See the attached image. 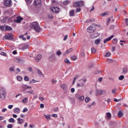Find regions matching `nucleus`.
<instances>
[{"mask_svg":"<svg viewBox=\"0 0 128 128\" xmlns=\"http://www.w3.org/2000/svg\"><path fill=\"white\" fill-rule=\"evenodd\" d=\"M30 28H34L35 32H40V24L36 22H32L30 25Z\"/></svg>","mask_w":128,"mask_h":128,"instance_id":"nucleus-1","label":"nucleus"},{"mask_svg":"<svg viewBox=\"0 0 128 128\" xmlns=\"http://www.w3.org/2000/svg\"><path fill=\"white\" fill-rule=\"evenodd\" d=\"M6 97V89L2 88L0 90V98L1 100H4Z\"/></svg>","mask_w":128,"mask_h":128,"instance_id":"nucleus-2","label":"nucleus"},{"mask_svg":"<svg viewBox=\"0 0 128 128\" xmlns=\"http://www.w3.org/2000/svg\"><path fill=\"white\" fill-rule=\"evenodd\" d=\"M79 82L77 83V86L78 88H82L86 84V79H80L78 80Z\"/></svg>","mask_w":128,"mask_h":128,"instance_id":"nucleus-3","label":"nucleus"},{"mask_svg":"<svg viewBox=\"0 0 128 128\" xmlns=\"http://www.w3.org/2000/svg\"><path fill=\"white\" fill-rule=\"evenodd\" d=\"M94 26V24H92V26H89L88 28H87L88 32H90V34H92L94 32V30H96V28Z\"/></svg>","mask_w":128,"mask_h":128,"instance_id":"nucleus-4","label":"nucleus"},{"mask_svg":"<svg viewBox=\"0 0 128 128\" xmlns=\"http://www.w3.org/2000/svg\"><path fill=\"white\" fill-rule=\"evenodd\" d=\"M4 4L6 6H8V8H10L12 6V0H4Z\"/></svg>","mask_w":128,"mask_h":128,"instance_id":"nucleus-5","label":"nucleus"},{"mask_svg":"<svg viewBox=\"0 0 128 128\" xmlns=\"http://www.w3.org/2000/svg\"><path fill=\"white\" fill-rule=\"evenodd\" d=\"M34 4L36 8H40L42 6V1L40 0H34Z\"/></svg>","mask_w":128,"mask_h":128,"instance_id":"nucleus-6","label":"nucleus"},{"mask_svg":"<svg viewBox=\"0 0 128 128\" xmlns=\"http://www.w3.org/2000/svg\"><path fill=\"white\" fill-rule=\"evenodd\" d=\"M74 6L78 8V6H84V2L82 1H78L74 4Z\"/></svg>","mask_w":128,"mask_h":128,"instance_id":"nucleus-7","label":"nucleus"},{"mask_svg":"<svg viewBox=\"0 0 128 128\" xmlns=\"http://www.w3.org/2000/svg\"><path fill=\"white\" fill-rule=\"evenodd\" d=\"M50 10L51 12H55L56 14H58L60 12V8L58 7H51L50 8Z\"/></svg>","mask_w":128,"mask_h":128,"instance_id":"nucleus-8","label":"nucleus"},{"mask_svg":"<svg viewBox=\"0 0 128 128\" xmlns=\"http://www.w3.org/2000/svg\"><path fill=\"white\" fill-rule=\"evenodd\" d=\"M14 62H17V64H24V60L20 58H15L14 60Z\"/></svg>","mask_w":128,"mask_h":128,"instance_id":"nucleus-9","label":"nucleus"},{"mask_svg":"<svg viewBox=\"0 0 128 128\" xmlns=\"http://www.w3.org/2000/svg\"><path fill=\"white\" fill-rule=\"evenodd\" d=\"M60 88H62L64 90H65L64 94H66V90H68V86L66 85V84H61L60 85Z\"/></svg>","mask_w":128,"mask_h":128,"instance_id":"nucleus-10","label":"nucleus"},{"mask_svg":"<svg viewBox=\"0 0 128 128\" xmlns=\"http://www.w3.org/2000/svg\"><path fill=\"white\" fill-rule=\"evenodd\" d=\"M76 98L78 100H80V102H82V100H84V96H80L79 94H76Z\"/></svg>","mask_w":128,"mask_h":128,"instance_id":"nucleus-11","label":"nucleus"},{"mask_svg":"<svg viewBox=\"0 0 128 128\" xmlns=\"http://www.w3.org/2000/svg\"><path fill=\"white\" fill-rule=\"evenodd\" d=\"M98 94L101 95H104L106 94V92L105 90H96Z\"/></svg>","mask_w":128,"mask_h":128,"instance_id":"nucleus-12","label":"nucleus"},{"mask_svg":"<svg viewBox=\"0 0 128 128\" xmlns=\"http://www.w3.org/2000/svg\"><path fill=\"white\" fill-rule=\"evenodd\" d=\"M114 36L112 35L108 37V38L104 39V43L106 44V42H110V40H112V38H114Z\"/></svg>","mask_w":128,"mask_h":128,"instance_id":"nucleus-13","label":"nucleus"},{"mask_svg":"<svg viewBox=\"0 0 128 128\" xmlns=\"http://www.w3.org/2000/svg\"><path fill=\"white\" fill-rule=\"evenodd\" d=\"M22 17L20 16H18L16 18V20H14V22L15 24H19V22H22Z\"/></svg>","mask_w":128,"mask_h":128,"instance_id":"nucleus-14","label":"nucleus"},{"mask_svg":"<svg viewBox=\"0 0 128 128\" xmlns=\"http://www.w3.org/2000/svg\"><path fill=\"white\" fill-rule=\"evenodd\" d=\"M42 56L41 54H38L36 56L35 60L36 62H38L42 60Z\"/></svg>","mask_w":128,"mask_h":128,"instance_id":"nucleus-15","label":"nucleus"},{"mask_svg":"<svg viewBox=\"0 0 128 128\" xmlns=\"http://www.w3.org/2000/svg\"><path fill=\"white\" fill-rule=\"evenodd\" d=\"M21 46H22V50H26V48H28V46H30L28 44H22L21 45Z\"/></svg>","mask_w":128,"mask_h":128,"instance_id":"nucleus-16","label":"nucleus"},{"mask_svg":"<svg viewBox=\"0 0 128 128\" xmlns=\"http://www.w3.org/2000/svg\"><path fill=\"white\" fill-rule=\"evenodd\" d=\"M17 122H18V124H24V119L18 118L17 119Z\"/></svg>","mask_w":128,"mask_h":128,"instance_id":"nucleus-17","label":"nucleus"},{"mask_svg":"<svg viewBox=\"0 0 128 128\" xmlns=\"http://www.w3.org/2000/svg\"><path fill=\"white\" fill-rule=\"evenodd\" d=\"M13 112L14 114H20V109L18 108H16L13 110Z\"/></svg>","mask_w":128,"mask_h":128,"instance_id":"nucleus-18","label":"nucleus"},{"mask_svg":"<svg viewBox=\"0 0 128 128\" xmlns=\"http://www.w3.org/2000/svg\"><path fill=\"white\" fill-rule=\"evenodd\" d=\"M106 118L107 120H110L112 118V114L110 112H107L106 114Z\"/></svg>","mask_w":128,"mask_h":128,"instance_id":"nucleus-19","label":"nucleus"},{"mask_svg":"<svg viewBox=\"0 0 128 128\" xmlns=\"http://www.w3.org/2000/svg\"><path fill=\"white\" fill-rule=\"evenodd\" d=\"M51 62H52L56 60V57L54 56V55H51L49 58Z\"/></svg>","mask_w":128,"mask_h":128,"instance_id":"nucleus-20","label":"nucleus"},{"mask_svg":"<svg viewBox=\"0 0 128 128\" xmlns=\"http://www.w3.org/2000/svg\"><path fill=\"white\" fill-rule=\"evenodd\" d=\"M69 16H74V10H72L70 12H69Z\"/></svg>","mask_w":128,"mask_h":128,"instance_id":"nucleus-21","label":"nucleus"},{"mask_svg":"<svg viewBox=\"0 0 128 128\" xmlns=\"http://www.w3.org/2000/svg\"><path fill=\"white\" fill-rule=\"evenodd\" d=\"M12 28L11 26H5V30H12Z\"/></svg>","mask_w":128,"mask_h":128,"instance_id":"nucleus-22","label":"nucleus"},{"mask_svg":"<svg viewBox=\"0 0 128 128\" xmlns=\"http://www.w3.org/2000/svg\"><path fill=\"white\" fill-rule=\"evenodd\" d=\"M44 116H45L47 120H50V118H52L50 114H48V115L44 114Z\"/></svg>","mask_w":128,"mask_h":128,"instance_id":"nucleus-23","label":"nucleus"},{"mask_svg":"<svg viewBox=\"0 0 128 128\" xmlns=\"http://www.w3.org/2000/svg\"><path fill=\"white\" fill-rule=\"evenodd\" d=\"M118 118H122V116H124V113L122 112L121 111H120L118 114Z\"/></svg>","mask_w":128,"mask_h":128,"instance_id":"nucleus-24","label":"nucleus"},{"mask_svg":"<svg viewBox=\"0 0 128 128\" xmlns=\"http://www.w3.org/2000/svg\"><path fill=\"white\" fill-rule=\"evenodd\" d=\"M12 35H6L4 36V38H6V40H10V38H12Z\"/></svg>","mask_w":128,"mask_h":128,"instance_id":"nucleus-25","label":"nucleus"},{"mask_svg":"<svg viewBox=\"0 0 128 128\" xmlns=\"http://www.w3.org/2000/svg\"><path fill=\"white\" fill-rule=\"evenodd\" d=\"M28 98L26 97L22 100V104H26V102H28Z\"/></svg>","mask_w":128,"mask_h":128,"instance_id":"nucleus-26","label":"nucleus"},{"mask_svg":"<svg viewBox=\"0 0 128 128\" xmlns=\"http://www.w3.org/2000/svg\"><path fill=\"white\" fill-rule=\"evenodd\" d=\"M112 42L113 44H118V38H114L112 40Z\"/></svg>","mask_w":128,"mask_h":128,"instance_id":"nucleus-27","label":"nucleus"},{"mask_svg":"<svg viewBox=\"0 0 128 128\" xmlns=\"http://www.w3.org/2000/svg\"><path fill=\"white\" fill-rule=\"evenodd\" d=\"M72 48H70V49L68 50L64 53V55L66 54H70V52H72Z\"/></svg>","mask_w":128,"mask_h":128,"instance_id":"nucleus-28","label":"nucleus"},{"mask_svg":"<svg viewBox=\"0 0 128 128\" xmlns=\"http://www.w3.org/2000/svg\"><path fill=\"white\" fill-rule=\"evenodd\" d=\"M71 60H78V56H71Z\"/></svg>","mask_w":128,"mask_h":128,"instance_id":"nucleus-29","label":"nucleus"},{"mask_svg":"<svg viewBox=\"0 0 128 128\" xmlns=\"http://www.w3.org/2000/svg\"><path fill=\"white\" fill-rule=\"evenodd\" d=\"M37 72L38 74H40V76L44 77V74H42V72H40V70H37Z\"/></svg>","mask_w":128,"mask_h":128,"instance_id":"nucleus-30","label":"nucleus"},{"mask_svg":"<svg viewBox=\"0 0 128 128\" xmlns=\"http://www.w3.org/2000/svg\"><path fill=\"white\" fill-rule=\"evenodd\" d=\"M91 52L92 54H96V50L94 47H92L91 48Z\"/></svg>","mask_w":128,"mask_h":128,"instance_id":"nucleus-31","label":"nucleus"},{"mask_svg":"<svg viewBox=\"0 0 128 128\" xmlns=\"http://www.w3.org/2000/svg\"><path fill=\"white\" fill-rule=\"evenodd\" d=\"M64 62L67 64H70V60H68V58L64 59Z\"/></svg>","mask_w":128,"mask_h":128,"instance_id":"nucleus-32","label":"nucleus"},{"mask_svg":"<svg viewBox=\"0 0 128 128\" xmlns=\"http://www.w3.org/2000/svg\"><path fill=\"white\" fill-rule=\"evenodd\" d=\"M90 100V98L88 96H86L85 98V102H88Z\"/></svg>","mask_w":128,"mask_h":128,"instance_id":"nucleus-33","label":"nucleus"},{"mask_svg":"<svg viewBox=\"0 0 128 128\" xmlns=\"http://www.w3.org/2000/svg\"><path fill=\"white\" fill-rule=\"evenodd\" d=\"M100 42V38L96 40L94 42L95 44H98Z\"/></svg>","mask_w":128,"mask_h":128,"instance_id":"nucleus-34","label":"nucleus"},{"mask_svg":"<svg viewBox=\"0 0 128 128\" xmlns=\"http://www.w3.org/2000/svg\"><path fill=\"white\" fill-rule=\"evenodd\" d=\"M8 122H11L12 124H14V119L12 118H10L9 120H8Z\"/></svg>","mask_w":128,"mask_h":128,"instance_id":"nucleus-35","label":"nucleus"},{"mask_svg":"<svg viewBox=\"0 0 128 128\" xmlns=\"http://www.w3.org/2000/svg\"><path fill=\"white\" fill-rule=\"evenodd\" d=\"M69 100L71 102H76V100L72 97H69Z\"/></svg>","mask_w":128,"mask_h":128,"instance_id":"nucleus-36","label":"nucleus"},{"mask_svg":"<svg viewBox=\"0 0 128 128\" xmlns=\"http://www.w3.org/2000/svg\"><path fill=\"white\" fill-rule=\"evenodd\" d=\"M108 12H105L104 13L100 14V16H108Z\"/></svg>","mask_w":128,"mask_h":128,"instance_id":"nucleus-37","label":"nucleus"},{"mask_svg":"<svg viewBox=\"0 0 128 128\" xmlns=\"http://www.w3.org/2000/svg\"><path fill=\"white\" fill-rule=\"evenodd\" d=\"M128 72V69L126 68H122V74H126Z\"/></svg>","mask_w":128,"mask_h":128,"instance_id":"nucleus-38","label":"nucleus"},{"mask_svg":"<svg viewBox=\"0 0 128 128\" xmlns=\"http://www.w3.org/2000/svg\"><path fill=\"white\" fill-rule=\"evenodd\" d=\"M68 4H70V1L68 0H65L63 2V4H64V6H68Z\"/></svg>","mask_w":128,"mask_h":128,"instance_id":"nucleus-39","label":"nucleus"},{"mask_svg":"<svg viewBox=\"0 0 128 128\" xmlns=\"http://www.w3.org/2000/svg\"><path fill=\"white\" fill-rule=\"evenodd\" d=\"M52 84H56V82H58V81L56 80H54V79L52 78Z\"/></svg>","mask_w":128,"mask_h":128,"instance_id":"nucleus-40","label":"nucleus"},{"mask_svg":"<svg viewBox=\"0 0 128 128\" xmlns=\"http://www.w3.org/2000/svg\"><path fill=\"white\" fill-rule=\"evenodd\" d=\"M94 22V18H92L91 20H87L86 22L88 24V22Z\"/></svg>","mask_w":128,"mask_h":128,"instance_id":"nucleus-41","label":"nucleus"},{"mask_svg":"<svg viewBox=\"0 0 128 128\" xmlns=\"http://www.w3.org/2000/svg\"><path fill=\"white\" fill-rule=\"evenodd\" d=\"M117 92H118V90L116 88L112 90V93L113 94H116Z\"/></svg>","mask_w":128,"mask_h":128,"instance_id":"nucleus-42","label":"nucleus"},{"mask_svg":"<svg viewBox=\"0 0 128 128\" xmlns=\"http://www.w3.org/2000/svg\"><path fill=\"white\" fill-rule=\"evenodd\" d=\"M14 68H15V67H14V66L10 67V68H9V70H10V72H14Z\"/></svg>","mask_w":128,"mask_h":128,"instance_id":"nucleus-43","label":"nucleus"},{"mask_svg":"<svg viewBox=\"0 0 128 128\" xmlns=\"http://www.w3.org/2000/svg\"><path fill=\"white\" fill-rule=\"evenodd\" d=\"M16 78L18 80L19 82H22V78L21 76H17Z\"/></svg>","mask_w":128,"mask_h":128,"instance_id":"nucleus-44","label":"nucleus"},{"mask_svg":"<svg viewBox=\"0 0 128 128\" xmlns=\"http://www.w3.org/2000/svg\"><path fill=\"white\" fill-rule=\"evenodd\" d=\"M106 58H108V56H110V52H107L106 53V54L104 56Z\"/></svg>","mask_w":128,"mask_h":128,"instance_id":"nucleus-45","label":"nucleus"},{"mask_svg":"<svg viewBox=\"0 0 128 128\" xmlns=\"http://www.w3.org/2000/svg\"><path fill=\"white\" fill-rule=\"evenodd\" d=\"M0 30H6V26H0Z\"/></svg>","mask_w":128,"mask_h":128,"instance_id":"nucleus-46","label":"nucleus"},{"mask_svg":"<svg viewBox=\"0 0 128 128\" xmlns=\"http://www.w3.org/2000/svg\"><path fill=\"white\" fill-rule=\"evenodd\" d=\"M20 38H22L23 40H26V38H24V35H20Z\"/></svg>","mask_w":128,"mask_h":128,"instance_id":"nucleus-47","label":"nucleus"},{"mask_svg":"<svg viewBox=\"0 0 128 128\" xmlns=\"http://www.w3.org/2000/svg\"><path fill=\"white\" fill-rule=\"evenodd\" d=\"M36 82H38V81L36 80H32L30 82V84H34Z\"/></svg>","mask_w":128,"mask_h":128,"instance_id":"nucleus-48","label":"nucleus"},{"mask_svg":"<svg viewBox=\"0 0 128 128\" xmlns=\"http://www.w3.org/2000/svg\"><path fill=\"white\" fill-rule=\"evenodd\" d=\"M80 56L82 57V58H84V56H86V54H84V52H80Z\"/></svg>","mask_w":128,"mask_h":128,"instance_id":"nucleus-49","label":"nucleus"},{"mask_svg":"<svg viewBox=\"0 0 128 128\" xmlns=\"http://www.w3.org/2000/svg\"><path fill=\"white\" fill-rule=\"evenodd\" d=\"M56 54H57V56H60V54H62V52L60 50L56 51Z\"/></svg>","mask_w":128,"mask_h":128,"instance_id":"nucleus-50","label":"nucleus"},{"mask_svg":"<svg viewBox=\"0 0 128 128\" xmlns=\"http://www.w3.org/2000/svg\"><path fill=\"white\" fill-rule=\"evenodd\" d=\"M120 80H122L124 78V76L122 75L118 78Z\"/></svg>","mask_w":128,"mask_h":128,"instance_id":"nucleus-51","label":"nucleus"},{"mask_svg":"<svg viewBox=\"0 0 128 128\" xmlns=\"http://www.w3.org/2000/svg\"><path fill=\"white\" fill-rule=\"evenodd\" d=\"M0 54H1V56H6V54L4 52H1Z\"/></svg>","mask_w":128,"mask_h":128,"instance_id":"nucleus-52","label":"nucleus"},{"mask_svg":"<svg viewBox=\"0 0 128 128\" xmlns=\"http://www.w3.org/2000/svg\"><path fill=\"white\" fill-rule=\"evenodd\" d=\"M24 80H26V82H28V76H25L24 78Z\"/></svg>","mask_w":128,"mask_h":128,"instance_id":"nucleus-53","label":"nucleus"},{"mask_svg":"<svg viewBox=\"0 0 128 128\" xmlns=\"http://www.w3.org/2000/svg\"><path fill=\"white\" fill-rule=\"evenodd\" d=\"M108 62H109L110 64H112V60L110 59V58H108L107 60Z\"/></svg>","mask_w":128,"mask_h":128,"instance_id":"nucleus-54","label":"nucleus"},{"mask_svg":"<svg viewBox=\"0 0 128 128\" xmlns=\"http://www.w3.org/2000/svg\"><path fill=\"white\" fill-rule=\"evenodd\" d=\"M80 76V75L76 74L74 77V80H78V78Z\"/></svg>","mask_w":128,"mask_h":128,"instance_id":"nucleus-55","label":"nucleus"},{"mask_svg":"<svg viewBox=\"0 0 128 128\" xmlns=\"http://www.w3.org/2000/svg\"><path fill=\"white\" fill-rule=\"evenodd\" d=\"M110 18H108V19L106 21L107 26H108V24H110Z\"/></svg>","mask_w":128,"mask_h":128,"instance_id":"nucleus-56","label":"nucleus"},{"mask_svg":"<svg viewBox=\"0 0 128 128\" xmlns=\"http://www.w3.org/2000/svg\"><path fill=\"white\" fill-rule=\"evenodd\" d=\"M12 108H14L13 105H8V108H9V110H12Z\"/></svg>","mask_w":128,"mask_h":128,"instance_id":"nucleus-57","label":"nucleus"},{"mask_svg":"<svg viewBox=\"0 0 128 128\" xmlns=\"http://www.w3.org/2000/svg\"><path fill=\"white\" fill-rule=\"evenodd\" d=\"M28 110L26 108H24L23 110H22V112H28Z\"/></svg>","mask_w":128,"mask_h":128,"instance_id":"nucleus-58","label":"nucleus"},{"mask_svg":"<svg viewBox=\"0 0 128 128\" xmlns=\"http://www.w3.org/2000/svg\"><path fill=\"white\" fill-rule=\"evenodd\" d=\"M26 2H27V4H30L32 2V0H25Z\"/></svg>","mask_w":128,"mask_h":128,"instance_id":"nucleus-59","label":"nucleus"},{"mask_svg":"<svg viewBox=\"0 0 128 128\" xmlns=\"http://www.w3.org/2000/svg\"><path fill=\"white\" fill-rule=\"evenodd\" d=\"M80 10H81L80 8H77L76 10V13L80 12Z\"/></svg>","mask_w":128,"mask_h":128,"instance_id":"nucleus-60","label":"nucleus"},{"mask_svg":"<svg viewBox=\"0 0 128 128\" xmlns=\"http://www.w3.org/2000/svg\"><path fill=\"white\" fill-rule=\"evenodd\" d=\"M52 118H58V114H52Z\"/></svg>","mask_w":128,"mask_h":128,"instance_id":"nucleus-61","label":"nucleus"},{"mask_svg":"<svg viewBox=\"0 0 128 128\" xmlns=\"http://www.w3.org/2000/svg\"><path fill=\"white\" fill-rule=\"evenodd\" d=\"M67 40H68V35H66V36H64V39H63V40L66 41Z\"/></svg>","mask_w":128,"mask_h":128,"instance_id":"nucleus-62","label":"nucleus"},{"mask_svg":"<svg viewBox=\"0 0 128 128\" xmlns=\"http://www.w3.org/2000/svg\"><path fill=\"white\" fill-rule=\"evenodd\" d=\"M12 126H13L12 124H9L8 125V128H12Z\"/></svg>","mask_w":128,"mask_h":128,"instance_id":"nucleus-63","label":"nucleus"},{"mask_svg":"<svg viewBox=\"0 0 128 128\" xmlns=\"http://www.w3.org/2000/svg\"><path fill=\"white\" fill-rule=\"evenodd\" d=\"M112 52H114V50H116V47L112 46Z\"/></svg>","mask_w":128,"mask_h":128,"instance_id":"nucleus-64","label":"nucleus"}]
</instances>
